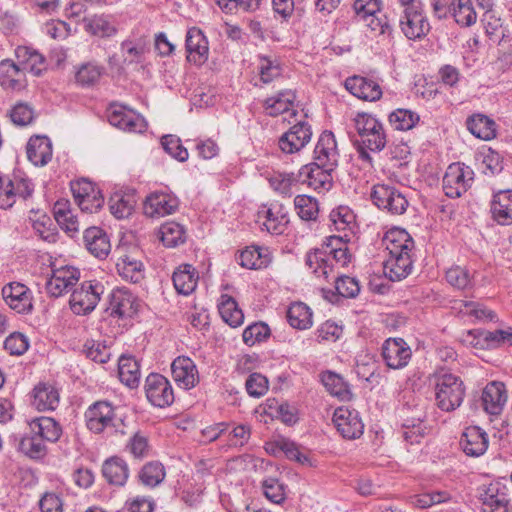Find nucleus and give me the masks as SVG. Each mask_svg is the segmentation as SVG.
Instances as JSON below:
<instances>
[{
	"instance_id": "nucleus-3",
	"label": "nucleus",
	"mask_w": 512,
	"mask_h": 512,
	"mask_svg": "<svg viewBox=\"0 0 512 512\" xmlns=\"http://www.w3.org/2000/svg\"><path fill=\"white\" fill-rule=\"evenodd\" d=\"M436 405L445 412L457 409L463 402L465 387L461 378L444 369L434 375Z\"/></svg>"
},
{
	"instance_id": "nucleus-63",
	"label": "nucleus",
	"mask_w": 512,
	"mask_h": 512,
	"mask_svg": "<svg viewBox=\"0 0 512 512\" xmlns=\"http://www.w3.org/2000/svg\"><path fill=\"white\" fill-rule=\"evenodd\" d=\"M251 437V428L248 424H232L228 431V445L230 447H243Z\"/></svg>"
},
{
	"instance_id": "nucleus-39",
	"label": "nucleus",
	"mask_w": 512,
	"mask_h": 512,
	"mask_svg": "<svg viewBox=\"0 0 512 512\" xmlns=\"http://www.w3.org/2000/svg\"><path fill=\"white\" fill-rule=\"evenodd\" d=\"M491 212L499 224H512V190L499 191L494 195Z\"/></svg>"
},
{
	"instance_id": "nucleus-58",
	"label": "nucleus",
	"mask_w": 512,
	"mask_h": 512,
	"mask_svg": "<svg viewBox=\"0 0 512 512\" xmlns=\"http://www.w3.org/2000/svg\"><path fill=\"white\" fill-rule=\"evenodd\" d=\"M264 496L275 504L282 503L286 498L285 488L276 478H267L262 482Z\"/></svg>"
},
{
	"instance_id": "nucleus-47",
	"label": "nucleus",
	"mask_w": 512,
	"mask_h": 512,
	"mask_svg": "<svg viewBox=\"0 0 512 512\" xmlns=\"http://www.w3.org/2000/svg\"><path fill=\"white\" fill-rule=\"evenodd\" d=\"M166 472L162 463L151 461L143 465L138 473L140 483L146 487L154 488L163 482Z\"/></svg>"
},
{
	"instance_id": "nucleus-48",
	"label": "nucleus",
	"mask_w": 512,
	"mask_h": 512,
	"mask_svg": "<svg viewBox=\"0 0 512 512\" xmlns=\"http://www.w3.org/2000/svg\"><path fill=\"white\" fill-rule=\"evenodd\" d=\"M289 324L300 330L308 329L312 326V312L304 303L298 302L292 304L287 311Z\"/></svg>"
},
{
	"instance_id": "nucleus-25",
	"label": "nucleus",
	"mask_w": 512,
	"mask_h": 512,
	"mask_svg": "<svg viewBox=\"0 0 512 512\" xmlns=\"http://www.w3.org/2000/svg\"><path fill=\"white\" fill-rule=\"evenodd\" d=\"M345 88L355 97L364 101H376L382 96L380 85L367 77L354 75L345 80Z\"/></svg>"
},
{
	"instance_id": "nucleus-60",
	"label": "nucleus",
	"mask_w": 512,
	"mask_h": 512,
	"mask_svg": "<svg viewBox=\"0 0 512 512\" xmlns=\"http://www.w3.org/2000/svg\"><path fill=\"white\" fill-rule=\"evenodd\" d=\"M337 293L345 298H355L360 292V285L356 278L342 275L335 278Z\"/></svg>"
},
{
	"instance_id": "nucleus-19",
	"label": "nucleus",
	"mask_w": 512,
	"mask_h": 512,
	"mask_svg": "<svg viewBox=\"0 0 512 512\" xmlns=\"http://www.w3.org/2000/svg\"><path fill=\"white\" fill-rule=\"evenodd\" d=\"M335 169H328L316 162H312L303 166L299 172L298 177L301 183H306L314 190H329L332 186V172Z\"/></svg>"
},
{
	"instance_id": "nucleus-22",
	"label": "nucleus",
	"mask_w": 512,
	"mask_h": 512,
	"mask_svg": "<svg viewBox=\"0 0 512 512\" xmlns=\"http://www.w3.org/2000/svg\"><path fill=\"white\" fill-rule=\"evenodd\" d=\"M6 304L18 313H28L32 310V296L29 288L22 283L12 282L2 289Z\"/></svg>"
},
{
	"instance_id": "nucleus-7",
	"label": "nucleus",
	"mask_w": 512,
	"mask_h": 512,
	"mask_svg": "<svg viewBox=\"0 0 512 512\" xmlns=\"http://www.w3.org/2000/svg\"><path fill=\"white\" fill-rule=\"evenodd\" d=\"M482 512H510L512 508V487L504 481H492L479 492Z\"/></svg>"
},
{
	"instance_id": "nucleus-16",
	"label": "nucleus",
	"mask_w": 512,
	"mask_h": 512,
	"mask_svg": "<svg viewBox=\"0 0 512 512\" xmlns=\"http://www.w3.org/2000/svg\"><path fill=\"white\" fill-rule=\"evenodd\" d=\"M178 199L166 192H152L143 202V212L150 218L170 215L178 208Z\"/></svg>"
},
{
	"instance_id": "nucleus-42",
	"label": "nucleus",
	"mask_w": 512,
	"mask_h": 512,
	"mask_svg": "<svg viewBox=\"0 0 512 512\" xmlns=\"http://www.w3.org/2000/svg\"><path fill=\"white\" fill-rule=\"evenodd\" d=\"M468 130L477 138L491 140L496 136V124L483 114H475L467 119Z\"/></svg>"
},
{
	"instance_id": "nucleus-23",
	"label": "nucleus",
	"mask_w": 512,
	"mask_h": 512,
	"mask_svg": "<svg viewBox=\"0 0 512 512\" xmlns=\"http://www.w3.org/2000/svg\"><path fill=\"white\" fill-rule=\"evenodd\" d=\"M172 376L177 385L189 390L199 383V373L195 363L186 356H179L171 364Z\"/></svg>"
},
{
	"instance_id": "nucleus-51",
	"label": "nucleus",
	"mask_w": 512,
	"mask_h": 512,
	"mask_svg": "<svg viewBox=\"0 0 512 512\" xmlns=\"http://www.w3.org/2000/svg\"><path fill=\"white\" fill-rule=\"evenodd\" d=\"M135 206L134 197L131 195H123L120 193H115L109 199V209L110 212L117 219L128 218Z\"/></svg>"
},
{
	"instance_id": "nucleus-62",
	"label": "nucleus",
	"mask_w": 512,
	"mask_h": 512,
	"mask_svg": "<svg viewBox=\"0 0 512 512\" xmlns=\"http://www.w3.org/2000/svg\"><path fill=\"white\" fill-rule=\"evenodd\" d=\"M83 351L88 358L97 363H106L110 358L109 348L103 343L95 340H87Z\"/></svg>"
},
{
	"instance_id": "nucleus-50",
	"label": "nucleus",
	"mask_w": 512,
	"mask_h": 512,
	"mask_svg": "<svg viewBox=\"0 0 512 512\" xmlns=\"http://www.w3.org/2000/svg\"><path fill=\"white\" fill-rule=\"evenodd\" d=\"M85 31L99 37H110L116 33V28L103 15H94L83 19Z\"/></svg>"
},
{
	"instance_id": "nucleus-34",
	"label": "nucleus",
	"mask_w": 512,
	"mask_h": 512,
	"mask_svg": "<svg viewBox=\"0 0 512 512\" xmlns=\"http://www.w3.org/2000/svg\"><path fill=\"white\" fill-rule=\"evenodd\" d=\"M29 161L35 166H44L52 158V144L46 136L31 137L26 146Z\"/></svg>"
},
{
	"instance_id": "nucleus-11",
	"label": "nucleus",
	"mask_w": 512,
	"mask_h": 512,
	"mask_svg": "<svg viewBox=\"0 0 512 512\" xmlns=\"http://www.w3.org/2000/svg\"><path fill=\"white\" fill-rule=\"evenodd\" d=\"M145 394L155 407L164 408L174 402V392L170 381L161 374L151 373L145 380Z\"/></svg>"
},
{
	"instance_id": "nucleus-4",
	"label": "nucleus",
	"mask_w": 512,
	"mask_h": 512,
	"mask_svg": "<svg viewBox=\"0 0 512 512\" xmlns=\"http://www.w3.org/2000/svg\"><path fill=\"white\" fill-rule=\"evenodd\" d=\"M87 428L93 433L111 431L124 434L122 420L115 415L114 407L107 401H97L85 412Z\"/></svg>"
},
{
	"instance_id": "nucleus-6",
	"label": "nucleus",
	"mask_w": 512,
	"mask_h": 512,
	"mask_svg": "<svg viewBox=\"0 0 512 512\" xmlns=\"http://www.w3.org/2000/svg\"><path fill=\"white\" fill-rule=\"evenodd\" d=\"M404 7L400 18V27L403 34L410 40L421 39L430 31V24L418 0H400Z\"/></svg>"
},
{
	"instance_id": "nucleus-8",
	"label": "nucleus",
	"mask_w": 512,
	"mask_h": 512,
	"mask_svg": "<svg viewBox=\"0 0 512 512\" xmlns=\"http://www.w3.org/2000/svg\"><path fill=\"white\" fill-rule=\"evenodd\" d=\"M474 172L462 163H452L443 177V191L449 198L461 197L471 187Z\"/></svg>"
},
{
	"instance_id": "nucleus-54",
	"label": "nucleus",
	"mask_w": 512,
	"mask_h": 512,
	"mask_svg": "<svg viewBox=\"0 0 512 512\" xmlns=\"http://www.w3.org/2000/svg\"><path fill=\"white\" fill-rule=\"evenodd\" d=\"M160 238L167 247H175L185 240L183 226L176 222H166L160 228Z\"/></svg>"
},
{
	"instance_id": "nucleus-49",
	"label": "nucleus",
	"mask_w": 512,
	"mask_h": 512,
	"mask_svg": "<svg viewBox=\"0 0 512 512\" xmlns=\"http://www.w3.org/2000/svg\"><path fill=\"white\" fill-rule=\"evenodd\" d=\"M450 10L455 21L463 27L471 26L476 22L477 14L471 0H454Z\"/></svg>"
},
{
	"instance_id": "nucleus-35",
	"label": "nucleus",
	"mask_w": 512,
	"mask_h": 512,
	"mask_svg": "<svg viewBox=\"0 0 512 512\" xmlns=\"http://www.w3.org/2000/svg\"><path fill=\"white\" fill-rule=\"evenodd\" d=\"M475 338L477 339L475 345L481 348L496 349L511 346L512 328L508 327L507 329H497L494 331L477 330Z\"/></svg>"
},
{
	"instance_id": "nucleus-26",
	"label": "nucleus",
	"mask_w": 512,
	"mask_h": 512,
	"mask_svg": "<svg viewBox=\"0 0 512 512\" xmlns=\"http://www.w3.org/2000/svg\"><path fill=\"white\" fill-rule=\"evenodd\" d=\"M185 46L189 62L202 65L208 60V41L199 28L192 27L187 31Z\"/></svg>"
},
{
	"instance_id": "nucleus-36",
	"label": "nucleus",
	"mask_w": 512,
	"mask_h": 512,
	"mask_svg": "<svg viewBox=\"0 0 512 512\" xmlns=\"http://www.w3.org/2000/svg\"><path fill=\"white\" fill-rule=\"evenodd\" d=\"M199 274L190 264L180 265L173 273L172 280L179 294L189 295L197 287Z\"/></svg>"
},
{
	"instance_id": "nucleus-15",
	"label": "nucleus",
	"mask_w": 512,
	"mask_h": 512,
	"mask_svg": "<svg viewBox=\"0 0 512 512\" xmlns=\"http://www.w3.org/2000/svg\"><path fill=\"white\" fill-rule=\"evenodd\" d=\"M111 125L127 132H143L146 129L144 118L123 105L113 104L108 112Z\"/></svg>"
},
{
	"instance_id": "nucleus-33",
	"label": "nucleus",
	"mask_w": 512,
	"mask_h": 512,
	"mask_svg": "<svg viewBox=\"0 0 512 512\" xmlns=\"http://www.w3.org/2000/svg\"><path fill=\"white\" fill-rule=\"evenodd\" d=\"M84 243L87 250L98 259H105L111 251L107 234L98 227H90L85 230Z\"/></svg>"
},
{
	"instance_id": "nucleus-61",
	"label": "nucleus",
	"mask_w": 512,
	"mask_h": 512,
	"mask_svg": "<svg viewBox=\"0 0 512 512\" xmlns=\"http://www.w3.org/2000/svg\"><path fill=\"white\" fill-rule=\"evenodd\" d=\"M260 79L264 84L272 82L282 73V68L276 60L267 57H260L259 65Z\"/></svg>"
},
{
	"instance_id": "nucleus-37",
	"label": "nucleus",
	"mask_w": 512,
	"mask_h": 512,
	"mask_svg": "<svg viewBox=\"0 0 512 512\" xmlns=\"http://www.w3.org/2000/svg\"><path fill=\"white\" fill-rule=\"evenodd\" d=\"M15 56L23 71L31 72L39 76L45 70V58L31 47L19 46L15 50Z\"/></svg>"
},
{
	"instance_id": "nucleus-45",
	"label": "nucleus",
	"mask_w": 512,
	"mask_h": 512,
	"mask_svg": "<svg viewBox=\"0 0 512 512\" xmlns=\"http://www.w3.org/2000/svg\"><path fill=\"white\" fill-rule=\"evenodd\" d=\"M142 267V263L130 255L119 257L116 263L118 274L124 280L132 283H139L143 279L144 274Z\"/></svg>"
},
{
	"instance_id": "nucleus-57",
	"label": "nucleus",
	"mask_w": 512,
	"mask_h": 512,
	"mask_svg": "<svg viewBox=\"0 0 512 512\" xmlns=\"http://www.w3.org/2000/svg\"><path fill=\"white\" fill-rule=\"evenodd\" d=\"M298 182V174L293 173H279L269 179L270 186L283 196H291L292 187Z\"/></svg>"
},
{
	"instance_id": "nucleus-10",
	"label": "nucleus",
	"mask_w": 512,
	"mask_h": 512,
	"mask_svg": "<svg viewBox=\"0 0 512 512\" xmlns=\"http://www.w3.org/2000/svg\"><path fill=\"white\" fill-rule=\"evenodd\" d=\"M371 199L378 208L393 215L403 214L409 205L406 196L398 188L388 184L374 185Z\"/></svg>"
},
{
	"instance_id": "nucleus-41",
	"label": "nucleus",
	"mask_w": 512,
	"mask_h": 512,
	"mask_svg": "<svg viewBox=\"0 0 512 512\" xmlns=\"http://www.w3.org/2000/svg\"><path fill=\"white\" fill-rule=\"evenodd\" d=\"M238 261L244 268L262 269L268 266L271 259L267 249L252 246L240 252Z\"/></svg>"
},
{
	"instance_id": "nucleus-52",
	"label": "nucleus",
	"mask_w": 512,
	"mask_h": 512,
	"mask_svg": "<svg viewBox=\"0 0 512 512\" xmlns=\"http://www.w3.org/2000/svg\"><path fill=\"white\" fill-rule=\"evenodd\" d=\"M321 381L327 391L333 395L346 400L350 398V390L348 385L341 376L331 371L322 374Z\"/></svg>"
},
{
	"instance_id": "nucleus-29",
	"label": "nucleus",
	"mask_w": 512,
	"mask_h": 512,
	"mask_svg": "<svg viewBox=\"0 0 512 512\" xmlns=\"http://www.w3.org/2000/svg\"><path fill=\"white\" fill-rule=\"evenodd\" d=\"M296 99V94L292 90H284L277 93L274 96L267 98L264 102V108L266 113L269 116H278L280 114H288V117L284 119L289 123L290 118L295 117L297 115V111L294 109V101Z\"/></svg>"
},
{
	"instance_id": "nucleus-13",
	"label": "nucleus",
	"mask_w": 512,
	"mask_h": 512,
	"mask_svg": "<svg viewBox=\"0 0 512 512\" xmlns=\"http://www.w3.org/2000/svg\"><path fill=\"white\" fill-rule=\"evenodd\" d=\"M333 422L341 436L348 440L358 439L364 432L359 413L348 407L337 408L333 413Z\"/></svg>"
},
{
	"instance_id": "nucleus-55",
	"label": "nucleus",
	"mask_w": 512,
	"mask_h": 512,
	"mask_svg": "<svg viewBox=\"0 0 512 512\" xmlns=\"http://www.w3.org/2000/svg\"><path fill=\"white\" fill-rule=\"evenodd\" d=\"M419 121V115L408 109H397L389 115L391 126L400 131L412 129Z\"/></svg>"
},
{
	"instance_id": "nucleus-56",
	"label": "nucleus",
	"mask_w": 512,
	"mask_h": 512,
	"mask_svg": "<svg viewBox=\"0 0 512 512\" xmlns=\"http://www.w3.org/2000/svg\"><path fill=\"white\" fill-rule=\"evenodd\" d=\"M121 50L124 54V63L140 64L144 61V56L147 51V47L142 42H133L131 40H125L121 44Z\"/></svg>"
},
{
	"instance_id": "nucleus-20",
	"label": "nucleus",
	"mask_w": 512,
	"mask_h": 512,
	"mask_svg": "<svg viewBox=\"0 0 512 512\" xmlns=\"http://www.w3.org/2000/svg\"><path fill=\"white\" fill-rule=\"evenodd\" d=\"M339 161V152L335 136L330 131H324L314 149V162L328 169H335Z\"/></svg>"
},
{
	"instance_id": "nucleus-64",
	"label": "nucleus",
	"mask_w": 512,
	"mask_h": 512,
	"mask_svg": "<svg viewBox=\"0 0 512 512\" xmlns=\"http://www.w3.org/2000/svg\"><path fill=\"white\" fill-rule=\"evenodd\" d=\"M447 282L457 288L465 289L471 285V277L469 271L461 266H454L446 271Z\"/></svg>"
},
{
	"instance_id": "nucleus-14",
	"label": "nucleus",
	"mask_w": 512,
	"mask_h": 512,
	"mask_svg": "<svg viewBox=\"0 0 512 512\" xmlns=\"http://www.w3.org/2000/svg\"><path fill=\"white\" fill-rule=\"evenodd\" d=\"M80 279V271L73 266H61L52 269L46 282L47 293L52 297H60L69 292Z\"/></svg>"
},
{
	"instance_id": "nucleus-17",
	"label": "nucleus",
	"mask_w": 512,
	"mask_h": 512,
	"mask_svg": "<svg viewBox=\"0 0 512 512\" xmlns=\"http://www.w3.org/2000/svg\"><path fill=\"white\" fill-rule=\"evenodd\" d=\"M331 228L342 234L330 237V240L349 242L356 229V217L348 206H339L330 212Z\"/></svg>"
},
{
	"instance_id": "nucleus-32",
	"label": "nucleus",
	"mask_w": 512,
	"mask_h": 512,
	"mask_svg": "<svg viewBox=\"0 0 512 512\" xmlns=\"http://www.w3.org/2000/svg\"><path fill=\"white\" fill-rule=\"evenodd\" d=\"M109 309L112 315L132 317L137 311L136 299L126 288H116L109 296Z\"/></svg>"
},
{
	"instance_id": "nucleus-53",
	"label": "nucleus",
	"mask_w": 512,
	"mask_h": 512,
	"mask_svg": "<svg viewBox=\"0 0 512 512\" xmlns=\"http://www.w3.org/2000/svg\"><path fill=\"white\" fill-rule=\"evenodd\" d=\"M294 206L297 214L302 220H316L319 207L315 198L308 195H297L294 199Z\"/></svg>"
},
{
	"instance_id": "nucleus-5",
	"label": "nucleus",
	"mask_w": 512,
	"mask_h": 512,
	"mask_svg": "<svg viewBox=\"0 0 512 512\" xmlns=\"http://www.w3.org/2000/svg\"><path fill=\"white\" fill-rule=\"evenodd\" d=\"M354 127L360 137L359 144L372 152L383 150L386 145V134L382 123L368 113H357Z\"/></svg>"
},
{
	"instance_id": "nucleus-9",
	"label": "nucleus",
	"mask_w": 512,
	"mask_h": 512,
	"mask_svg": "<svg viewBox=\"0 0 512 512\" xmlns=\"http://www.w3.org/2000/svg\"><path fill=\"white\" fill-rule=\"evenodd\" d=\"M104 292L103 285L98 281H85L76 288L70 298V308L76 315H86L97 306Z\"/></svg>"
},
{
	"instance_id": "nucleus-44",
	"label": "nucleus",
	"mask_w": 512,
	"mask_h": 512,
	"mask_svg": "<svg viewBox=\"0 0 512 512\" xmlns=\"http://www.w3.org/2000/svg\"><path fill=\"white\" fill-rule=\"evenodd\" d=\"M118 374L120 381L130 388L138 387L140 383V366L137 360L130 356L119 359Z\"/></svg>"
},
{
	"instance_id": "nucleus-28",
	"label": "nucleus",
	"mask_w": 512,
	"mask_h": 512,
	"mask_svg": "<svg viewBox=\"0 0 512 512\" xmlns=\"http://www.w3.org/2000/svg\"><path fill=\"white\" fill-rule=\"evenodd\" d=\"M0 85L6 90L20 91L27 85L26 73L11 59L0 62Z\"/></svg>"
},
{
	"instance_id": "nucleus-46",
	"label": "nucleus",
	"mask_w": 512,
	"mask_h": 512,
	"mask_svg": "<svg viewBox=\"0 0 512 512\" xmlns=\"http://www.w3.org/2000/svg\"><path fill=\"white\" fill-rule=\"evenodd\" d=\"M54 218L59 226L66 232L78 231V220L71 210V205L68 200L60 199L53 207Z\"/></svg>"
},
{
	"instance_id": "nucleus-2",
	"label": "nucleus",
	"mask_w": 512,
	"mask_h": 512,
	"mask_svg": "<svg viewBox=\"0 0 512 512\" xmlns=\"http://www.w3.org/2000/svg\"><path fill=\"white\" fill-rule=\"evenodd\" d=\"M351 260L347 247H332V244L323 245L310 251L306 255V265L317 278L329 280L336 265L346 266Z\"/></svg>"
},
{
	"instance_id": "nucleus-18",
	"label": "nucleus",
	"mask_w": 512,
	"mask_h": 512,
	"mask_svg": "<svg viewBox=\"0 0 512 512\" xmlns=\"http://www.w3.org/2000/svg\"><path fill=\"white\" fill-rule=\"evenodd\" d=\"M411 349L402 338H389L382 346V356L389 368L401 369L411 358Z\"/></svg>"
},
{
	"instance_id": "nucleus-1",
	"label": "nucleus",
	"mask_w": 512,
	"mask_h": 512,
	"mask_svg": "<svg viewBox=\"0 0 512 512\" xmlns=\"http://www.w3.org/2000/svg\"><path fill=\"white\" fill-rule=\"evenodd\" d=\"M388 253L384 273L392 281L406 278L413 269L415 243L410 234L401 228H392L382 239Z\"/></svg>"
},
{
	"instance_id": "nucleus-21",
	"label": "nucleus",
	"mask_w": 512,
	"mask_h": 512,
	"mask_svg": "<svg viewBox=\"0 0 512 512\" xmlns=\"http://www.w3.org/2000/svg\"><path fill=\"white\" fill-rule=\"evenodd\" d=\"M261 225L267 232L274 235H281L285 232L289 223L288 213L285 207L279 203H272L268 208L258 212Z\"/></svg>"
},
{
	"instance_id": "nucleus-43",
	"label": "nucleus",
	"mask_w": 512,
	"mask_h": 512,
	"mask_svg": "<svg viewBox=\"0 0 512 512\" xmlns=\"http://www.w3.org/2000/svg\"><path fill=\"white\" fill-rule=\"evenodd\" d=\"M218 310L223 321L231 327H238L244 321V314L237 302L227 294L221 295Z\"/></svg>"
},
{
	"instance_id": "nucleus-40",
	"label": "nucleus",
	"mask_w": 512,
	"mask_h": 512,
	"mask_svg": "<svg viewBox=\"0 0 512 512\" xmlns=\"http://www.w3.org/2000/svg\"><path fill=\"white\" fill-rule=\"evenodd\" d=\"M102 473L110 484L123 486L128 479L129 468L123 459L112 457L104 462Z\"/></svg>"
},
{
	"instance_id": "nucleus-59",
	"label": "nucleus",
	"mask_w": 512,
	"mask_h": 512,
	"mask_svg": "<svg viewBox=\"0 0 512 512\" xmlns=\"http://www.w3.org/2000/svg\"><path fill=\"white\" fill-rule=\"evenodd\" d=\"M161 145L170 156L180 162L186 161L189 157L187 149L182 145L181 140L176 136H163L161 139Z\"/></svg>"
},
{
	"instance_id": "nucleus-24",
	"label": "nucleus",
	"mask_w": 512,
	"mask_h": 512,
	"mask_svg": "<svg viewBox=\"0 0 512 512\" xmlns=\"http://www.w3.org/2000/svg\"><path fill=\"white\" fill-rule=\"evenodd\" d=\"M507 391L502 382L492 381L482 391L481 405L484 411L490 415H499L506 402Z\"/></svg>"
},
{
	"instance_id": "nucleus-31",
	"label": "nucleus",
	"mask_w": 512,
	"mask_h": 512,
	"mask_svg": "<svg viewBox=\"0 0 512 512\" xmlns=\"http://www.w3.org/2000/svg\"><path fill=\"white\" fill-rule=\"evenodd\" d=\"M32 398L31 403L38 411H53L60 402L58 389L47 382L39 383L34 387Z\"/></svg>"
},
{
	"instance_id": "nucleus-27",
	"label": "nucleus",
	"mask_w": 512,
	"mask_h": 512,
	"mask_svg": "<svg viewBox=\"0 0 512 512\" xmlns=\"http://www.w3.org/2000/svg\"><path fill=\"white\" fill-rule=\"evenodd\" d=\"M34 191V185L31 180L21 175L15 174L12 179H7L5 184L4 196H0V207L9 208L14 202L16 196L27 199Z\"/></svg>"
},
{
	"instance_id": "nucleus-38",
	"label": "nucleus",
	"mask_w": 512,
	"mask_h": 512,
	"mask_svg": "<svg viewBox=\"0 0 512 512\" xmlns=\"http://www.w3.org/2000/svg\"><path fill=\"white\" fill-rule=\"evenodd\" d=\"M30 429L41 439L51 443L57 442L62 435V426L52 417H38L30 422Z\"/></svg>"
},
{
	"instance_id": "nucleus-12",
	"label": "nucleus",
	"mask_w": 512,
	"mask_h": 512,
	"mask_svg": "<svg viewBox=\"0 0 512 512\" xmlns=\"http://www.w3.org/2000/svg\"><path fill=\"white\" fill-rule=\"evenodd\" d=\"M311 137L310 125L304 121H299L281 135L278 140V147L284 154H295L310 142Z\"/></svg>"
},
{
	"instance_id": "nucleus-30",
	"label": "nucleus",
	"mask_w": 512,
	"mask_h": 512,
	"mask_svg": "<svg viewBox=\"0 0 512 512\" xmlns=\"http://www.w3.org/2000/svg\"><path fill=\"white\" fill-rule=\"evenodd\" d=\"M488 435L478 426H470L462 434L460 445L463 452L471 457L483 455L488 448Z\"/></svg>"
}]
</instances>
